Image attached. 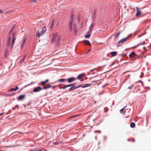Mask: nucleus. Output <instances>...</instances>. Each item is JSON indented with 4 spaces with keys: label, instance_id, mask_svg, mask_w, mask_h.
<instances>
[{
    "label": "nucleus",
    "instance_id": "1",
    "mask_svg": "<svg viewBox=\"0 0 151 151\" xmlns=\"http://www.w3.org/2000/svg\"><path fill=\"white\" fill-rule=\"evenodd\" d=\"M91 83H90V84H86L83 85H80L76 86H73L71 87L69 89V90L71 91L72 90H75V89L78 88L80 87H82V88H86L90 86L91 85Z\"/></svg>",
    "mask_w": 151,
    "mask_h": 151
},
{
    "label": "nucleus",
    "instance_id": "2",
    "mask_svg": "<svg viewBox=\"0 0 151 151\" xmlns=\"http://www.w3.org/2000/svg\"><path fill=\"white\" fill-rule=\"evenodd\" d=\"M16 26V25H14L12 28V29H11L10 31L9 32V37L8 39L7 40V45L8 46H9L10 45V43L11 42V35H10V34L12 32L13 30H14V29L15 28Z\"/></svg>",
    "mask_w": 151,
    "mask_h": 151
},
{
    "label": "nucleus",
    "instance_id": "3",
    "mask_svg": "<svg viewBox=\"0 0 151 151\" xmlns=\"http://www.w3.org/2000/svg\"><path fill=\"white\" fill-rule=\"evenodd\" d=\"M74 18V16L73 15H71L70 19V21L69 23V27L70 31H72L73 30L72 24H73Z\"/></svg>",
    "mask_w": 151,
    "mask_h": 151
},
{
    "label": "nucleus",
    "instance_id": "4",
    "mask_svg": "<svg viewBox=\"0 0 151 151\" xmlns=\"http://www.w3.org/2000/svg\"><path fill=\"white\" fill-rule=\"evenodd\" d=\"M58 34V33H55L53 34L51 40V42H53L55 41L56 39L57 38Z\"/></svg>",
    "mask_w": 151,
    "mask_h": 151
},
{
    "label": "nucleus",
    "instance_id": "5",
    "mask_svg": "<svg viewBox=\"0 0 151 151\" xmlns=\"http://www.w3.org/2000/svg\"><path fill=\"white\" fill-rule=\"evenodd\" d=\"M15 32H14L12 34V40L11 43V46L12 49L14 46V44L15 40V38L14 37Z\"/></svg>",
    "mask_w": 151,
    "mask_h": 151
},
{
    "label": "nucleus",
    "instance_id": "6",
    "mask_svg": "<svg viewBox=\"0 0 151 151\" xmlns=\"http://www.w3.org/2000/svg\"><path fill=\"white\" fill-rule=\"evenodd\" d=\"M136 9L137 13L136 14V16L137 17H138L141 14V11L138 7H136Z\"/></svg>",
    "mask_w": 151,
    "mask_h": 151
},
{
    "label": "nucleus",
    "instance_id": "7",
    "mask_svg": "<svg viewBox=\"0 0 151 151\" xmlns=\"http://www.w3.org/2000/svg\"><path fill=\"white\" fill-rule=\"evenodd\" d=\"M42 90V88L40 87H38L34 88L33 90L34 92H37L40 91Z\"/></svg>",
    "mask_w": 151,
    "mask_h": 151
},
{
    "label": "nucleus",
    "instance_id": "8",
    "mask_svg": "<svg viewBox=\"0 0 151 151\" xmlns=\"http://www.w3.org/2000/svg\"><path fill=\"white\" fill-rule=\"evenodd\" d=\"M75 78L73 77H71L68 78L67 79V81L68 83H70L73 81H75Z\"/></svg>",
    "mask_w": 151,
    "mask_h": 151
},
{
    "label": "nucleus",
    "instance_id": "9",
    "mask_svg": "<svg viewBox=\"0 0 151 151\" xmlns=\"http://www.w3.org/2000/svg\"><path fill=\"white\" fill-rule=\"evenodd\" d=\"M25 95H21L17 98V100H21L24 99L25 98Z\"/></svg>",
    "mask_w": 151,
    "mask_h": 151
},
{
    "label": "nucleus",
    "instance_id": "10",
    "mask_svg": "<svg viewBox=\"0 0 151 151\" xmlns=\"http://www.w3.org/2000/svg\"><path fill=\"white\" fill-rule=\"evenodd\" d=\"M127 40V37L123 39L118 42L119 43H122L126 42Z\"/></svg>",
    "mask_w": 151,
    "mask_h": 151
},
{
    "label": "nucleus",
    "instance_id": "11",
    "mask_svg": "<svg viewBox=\"0 0 151 151\" xmlns=\"http://www.w3.org/2000/svg\"><path fill=\"white\" fill-rule=\"evenodd\" d=\"M73 30L75 33L77 32V29L76 24H73Z\"/></svg>",
    "mask_w": 151,
    "mask_h": 151
},
{
    "label": "nucleus",
    "instance_id": "12",
    "mask_svg": "<svg viewBox=\"0 0 151 151\" xmlns=\"http://www.w3.org/2000/svg\"><path fill=\"white\" fill-rule=\"evenodd\" d=\"M52 87L51 86H50V85L48 84H47L46 86H43V89H46L47 88H49L51 87Z\"/></svg>",
    "mask_w": 151,
    "mask_h": 151
},
{
    "label": "nucleus",
    "instance_id": "13",
    "mask_svg": "<svg viewBox=\"0 0 151 151\" xmlns=\"http://www.w3.org/2000/svg\"><path fill=\"white\" fill-rule=\"evenodd\" d=\"M136 55V54L134 52H132L129 55V57L131 58H134Z\"/></svg>",
    "mask_w": 151,
    "mask_h": 151
},
{
    "label": "nucleus",
    "instance_id": "14",
    "mask_svg": "<svg viewBox=\"0 0 151 151\" xmlns=\"http://www.w3.org/2000/svg\"><path fill=\"white\" fill-rule=\"evenodd\" d=\"M44 34L43 33V32L41 31L40 33L39 31L37 32L36 33V36L38 37H40L41 36L43 35Z\"/></svg>",
    "mask_w": 151,
    "mask_h": 151
},
{
    "label": "nucleus",
    "instance_id": "15",
    "mask_svg": "<svg viewBox=\"0 0 151 151\" xmlns=\"http://www.w3.org/2000/svg\"><path fill=\"white\" fill-rule=\"evenodd\" d=\"M94 25V24L93 23H92L90 26L89 31V32H91L92 30L93 29Z\"/></svg>",
    "mask_w": 151,
    "mask_h": 151
},
{
    "label": "nucleus",
    "instance_id": "16",
    "mask_svg": "<svg viewBox=\"0 0 151 151\" xmlns=\"http://www.w3.org/2000/svg\"><path fill=\"white\" fill-rule=\"evenodd\" d=\"M83 42L85 44H87L89 45H91V44H90V42L87 40H84L83 41Z\"/></svg>",
    "mask_w": 151,
    "mask_h": 151
},
{
    "label": "nucleus",
    "instance_id": "17",
    "mask_svg": "<svg viewBox=\"0 0 151 151\" xmlns=\"http://www.w3.org/2000/svg\"><path fill=\"white\" fill-rule=\"evenodd\" d=\"M19 88L18 86H16L15 88H12L10 89V91H15L18 89Z\"/></svg>",
    "mask_w": 151,
    "mask_h": 151
},
{
    "label": "nucleus",
    "instance_id": "18",
    "mask_svg": "<svg viewBox=\"0 0 151 151\" xmlns=\"http://www.w3.org/2000/svg\"><path fill=\"white\" fill-rule=\"evenodd\" d=\"M84 75V74H81L79 75L77 77L78 79H80L81 78H82Z\"/></svg>",
    "mask_w": 151,
    "mask_h": 151
},
{
    "label": "nucleus",
    "instance_id": "19",
    "mask_svg": "<svg viewBox=\"0 0 151 151\" xmlns=\"http://www.w3.org/2000/svg\"><path fill=\"white\" fill-rule=\"evenodd\" d=\"M90 33L91 32H89V33H88V34L86 35L85 36V37L86 38H89L91 36Z\"/></svg>",
    "mask_w": 151,
    "mask_h": 151
},
{
    "label": "nucleus",
    "instance_id": "20",
    "mask_svg": "<svg viewBox=\"0 0 151 151\" xmlns=\"http://www.w3.org/2000/svg\"><path fill=\"white\" fill-rule=\"evenodd\" d=\"M65 81V79L64 78H61L58 80L57 82H64Z\"/></svg>",
    "mask_w": 151,
    "mask_h": 151
},
{
    "label": "nucleus",
    "instance_id": "21",
    "mask_svg": "<svg viewBox=\"0 0 151 151\" xmlns=\"http://www.w3.org/2000/svg\"><path fill=\"white\" fill-rule=\"evenodd\" d=\"M26 38H25L24 40H23V41L22 42L21 44V46L22 47H23V46L24 45L26 41Z\"/></svg>",
    "mask_w": 151,
    "mask_h": 151
},
{
    "label": "nucleus",
    "instance_id": "22",
    "mask_svg": "<svg viewBox=\"0 0 151 151\" xmlns=\"http://www.w3.org/2000/svg\"><path fill=\"white\" fill-rule=\"evenodd\" d=\"M130 127L132 128H134L135 126V124L134 122H132L130 124Z\"/></svg>",
    "mask_w": 151,
    "mask_h": 151
},
{
    "label": "nucleus",
    "instance_id": "23",
    "mask_svg": "<svg viewBox=\"0 0 151 151\" xmlns=\"http://www.w3.org/2000/svg\"><path fill=\"white\" fill-rule=\"evenodd\" d=\"M111 54L112 56H115L117 54L116 52H112L111 53Z\"/></svg>",
    "mask_w": 151,
    "mask_h": 151
},
{
    "label": "nucleus",
    "instance_id": "24",
    "mask_svg": "<svg viewBox=\"0 0 151 151\" xmlns=\"http://www.w3.org/2000/svg\"><path fill=\"white\" fill-rule=\"evenodd\" d=\"M8 52V50H6L5 51V53L4 55V57L5 58H6L7 57V55Z\"/></svg>",
    "mask_w": 151,
    "mask_h": 151
},
{
    "label": "nucleus",
    "instance_id": "25",
    "mask_svg": "<svg viewBox=\"0 0 151 151\" xmlns=\"http://www.w3.org/2000/svg\"><path fill=\"white\" fill-rule=\"evenodd\" d=\"M144 42H143L141 43H139V45H138L137 46H136L135 47H134V48H135L136 47H137L138 46H139V45H144Z\"/></svg>",
    "mask_w": 151,
    "mask_h": 151
},
{
    "label": "nucleus",
    "instance_id": "26",
    "mask_svg": "<svg viewBox=\"0 0 151 151\" xmlns=\"http://www.w3.org/2000/svg\"><path fill=\"white\" fill-rule=\"evenodd\" d=\"M46 83H45V81H42V82L41 83V84L42 85V86H45V84Z\"/></svg>",
    "mask_w": 151,
    "mask_h": 151
},
{
    "label": "nucleus",
    "instance_id": "27",
    "mask_svg": "<svg viewBox=\"0 0 151 151\" xmlns=\"http://www.w3.org/2000/svg\"><path fill=\"white\" fill-rule=\"evenodd\" d=\"M68 87V86L67 85H64L61 88L62 89H64L65 88H66Z\"/></svg>",
    "mask_w": 151,
    "mask_h": 151
},
{
    "label": "nucleus",
    "instance_id": "28",
    "mask_svg": "<svg viewBox=\"0 0 151 151\" xmlns=\"http://www.w3.org/2000/svg\"><path fill=\"white\" fill-rule=\"evenodd\" d=\"M42 30H43V31H44L45 32L46 30V27H43L42 28Z\"/></svg>",
    "mask_w": 151,
    "mask_h": 151
},
{
    "label": "nucleus",
    "instance_id": "29",
    "mask_svg": "<svg viewBox=\"0 0 151 151\" xmlns=\"http://www.w3.org/2000/svg\"><path fill=\"white\" fill-rule=\"evenodd\" d=\"M60 37L58 36V37H57V41L58 42H59V41H60Z\"/></svg>",
    "mask_w": 151,
    "mask_h": 151
},
{
    "label": "nucleus",
    "instance_id": "30",
    "mask_svg": "<svg viewBox=\"0 0 151 151\" xmlns=\"http://www.w3.org/2000/svg\"><path fill=\"white\" fill-rule=\"evenodd\" d=\"M75 84V83H74L73 84H70V85H67L68 87H70V86H73Z\"/></svg>",
    "mask_w": 151,
    "mask_h": 151
},
{
    "label": "nucleus",
    "instance_id": "31",
    "mask_svg": "<svg viewBox=\"0 0 151 151\" xmlns=\"http://www.w3.org/2000/svg\"><path fill=\"white\" fill-rule=\"evenodd\" d=\"M120 33V32H119L117 35H116L115 36V37L117 38L119 36Z\"/></svg>",
    "mask_w": 151,
    "mask_h": 151
},
{
    "label": "nucleus",
    "instance_id": "32",
    "mask_svg": "<svg viewBox=\"0 0 151 151\" xmlns=\"http://www.w3.org/2000/svg\"><path fill=\"white\" fill-rule=\"evenodd\" d=\"M54 24V20H52V24L51 25V28H52Z\"/></svg>",
    "mask_w": 151,
    "mask_h": 151
},
{
    "label": "nucleus",
    "instance_id": "33",
    "mask_svg": "<svg viewBox=\"0 0 151 151\" xmlns=\"http://www.w3.org/2000/svg\"><path fill=\"white\" fill-rule=\"evenodd\" d=\"M133 86H134V85H131V86H130L128 87V88L130 89H131L133 88Z\"/></svg>",
    "mask_w": 151,
    "mask_h": 151
},
{
    "label": "nucleus",
    "instance_id": "34",
    "mask_svg": "<svg viewBox=\"0 0 151 151\" xmlns=\"http://www.w3.org/2000/svg\"><path fill=\"white\" fill-rule=\"evenodd\" d=\"M94 133L98 132L99 133H100L101 132V131L100 130L95 131H94Z\"/></svg>",
    "mask_w": 151,
    "mask_h": 151
},
{
    "label": "nucleus",
    "instance_id": "35",
    "mask_svg": "<svg viewBox=\"0 0 151 151\" xmlns=\"http://www.w3.org/2000/svg\"><path fill=\"white\" fill-rule=\"evenodd\" d=\"M33 151H40V150H38L36 148L33 150Z\"/></svg>",
    "mask_w": 151,
    "mask_h": 151
},
{
    "label": "nucleus",
    "instance_id": "36",
    "mask_svg": "<svg viewBox=\"0 0 151 151\" xmlns=\"http://www.w3.org/2000/svg\"><path fill=\"white\" fill-rule=\"evenodd\" d=\"M125 107H124V108H123L122 109H121L120 110V112H121L122 111H123L124 110V109L125 108Z\"/></svg>",
    "mask_w": 151,
    "mask_h": 151
},
{
    "label": "nucleus",
    "instance_id": "37",
    "mask_svg": "<svg viewBox=\"0 0 151 151\" xmlns=\"http://www.w3.org/2000/svg\"><path fill=\"white\" fill-rule=\"evenodd\" d=\"M15 145H13V146H6V147H15Z\"/></svg>",
    "mask_w": 151,
    "mask_h": 151
},
{
    "label": "nucleus",
    "instance_id": "38",
    "mask_svg": "<svg viewBox=\"0 0 151 151\" xmlns=\"http://www.w3.org/2000/svg\"><path fill=\"white\" fill-rule=\"evenodd\" d=\"M53 144L54 145H58V142H55L54 143H53Z\"/></svg>",
    "mask_w": 151,
    "mask_h": 151
},
{
    "label": "nucleus",
    "instance_id": "39",
    "mask_svg": "<svg viewBox=\"0 0 151 151\" xmlns=\"http://www.w3.org/2000/svg\"><path fill=\"white\" fill-rule=\"evenodd\" d=\"M49 79H47L45 81V83H46L49 81Z\"/></svg>",
    "mask_w": 151,
    "mask_h": 151
},
{
    "label": "nucleus",
    "instance_id": "40",
    "mask_svg": "<svg viewBox=\"0 0 151 151\" xmlns=\"http://www.w3.org/2000/svg\"><path fill=\"white\" fill-rule=\"evenodd\" d=\"M25 57H26V56H24V57H23V59H22V61H24V59H25Z\"/></svg>",
    "mask_w": 151,
    "mask_h": 151
},
{
    "label": "nucleus",
    "instance_id": "41",
    "mask_svg": "<svg viewBox=\"0 0 151 151\" xmlns=\"http://www.w3.org/2000/svg\"><path fill=\"white\" fill-rule=\"evenodd\" d=\"M96 68H94L93 70H91L90 71V72H92V71H93L96 69Z\"/></svg>",
    "mask_w": 151,
    "mask_h": 151
},
{
    "label": "nucleus",
    "instance_id": "42",
    "mask_svg": "<svg viewBox=\"0 0 151 151\" xmlns=\"http://www.w3.org/2000/svg\"><path fill=\"white\" fill-rule=\"evenodd\" d=\"M143 48L144 50H145V51H146V47H143Z\"/></svg>",
    "mask_w": 151,
    "mask_h": 151
},
{
    "label": "nucleus",
    "instance_id": "43",
    "mask_svg": "<svg viewBox=\"0 0 151 151\" xmlns=\"http://www.w3.org/2000/svg\"><path fill=\"white\" fill-rule=\"evenodd\" d=\"M3 12L1 9H0V13H3Z\"/></svg>",
    "mask_w": 151,
    "mask_h": 151
},
{
    "label": "nucleus",
    "instance_id": "44",
    "mask_svg": "<svg viewBox=\"0 0 151 151\" xmlns=\"http://www.w3.org/2000/svg\"><path fill=\"white\" fill-rule=\"evenodd\" d=\"M91 51V50H89L87 52V53H88L89 52H90Z\"/></svg>",
    "mask_w": 151,
    "mask_h": 151
},
{
    "label": "nucleus",
    "instance_id": "45",
    "mask_svg": "<svg viewBox=\"0 0 151 151\" xmlns=\"http://www.w3.org/2000/svg\"><path fill=\"white\" fill-rule=\"evenodd\" d=\"M57 86H52V88L53 89H54L55 87H56Z\"/></svg>",
    "mask_w": 151,
    "mask_h": 151
},
{
    "label": "nucleus",
    "instance_id": "46",
    "mask_svg": "<svg viewBox=\"0 0 151 151\" xmlns=\"http://www.w3.org/2000/svg\"><path fill=\"white\" fill-rule=\"evenodd\" d=\"M18 105H16V106H15V107L16 108L17 107H18Z\"/></svg>",
    "mask_w": 151,
    "mask_h": 151
},
{
    "label": "nucleus",
    "instance_id": "47",
    "mask_svg": "<svg viewBox=\"0 0 151 151\" xmlns=\"http://www.w3.org/2000/svg\"><path fill=\"white\" fill-rule=\"evenodd\" d=\"M42 31L43 32V34H44V33H45V32H44V31H43V30H42Z\"/></svg>",
    "mask_w": 151,
    "mask_h": 151
},
{
    "label": "nucleus",
    "instance_id": "48",
    "mask_svg": "<svg viewBox=\"0 0 151 151\" xmlns=\"http://www.w3.org/2000/svg\"><path fill=\"white\" fill-rule=\"evenodd\" d=\"M15 108L14 107V108H13L12 109L13 110H14V109Z\"/></svg>",
    "mask_w": 151,
    "mask_h": 151
},
{
    "label": "nucleus",
    "instance_id": "49",
    "mask_svg": "<svg viewBox=\"0 0 151 151\" xmlns=\"http://www.w3.org/2000/svg\"><path fill=\"white\" fill-rule=\"evenodd\" d=\"M77 116V115H74V116H72V117H75V116Z\"/></svg>",
    "mask_w": 151,
    "mask_h": 151
},
{
    "label": "nucleus",
    "instance_id": "50",
    "mask_svg": "<svg viewBox=\"0 0 151 151\" xmlns=\"http://www.w3.org/2000/svg\"><path fill=\"white\" fill-rule=\"evenodd\" d=\"M146 33V32H145L144 33H143V34H142V35H144V34H145Z\"/></svg>",
    "mask_w": 151,
    "mask_h": 151
},
{
    "label": "nucleus",
    "instance_id": "51",
    "mask_svg": "<svg viewBox=\"0 0 151 151\" xmlns=\"http://www.w3.org/2000/svg\"><path fill=\"white\" fill-rule=\"evenodd\" d=\"M139 82H141V83H142V81H139Z\"/></svg>",
    "mask_w": 151,
    "mask_h": 151
},
{
    "label": "nucleus",
    "instance_id": "52",
    "mask_svg": "<svg viewBox=\"0 0 151 151\" xmlns=\"http://www.w3.org/2000/svg\"><path fill=\"white\" fill-rule=\"evenodd\" d=\"M3 114H0V115H1Z\"/></svg>",
    "mask_w": 151,
    "mask_h": 151
},
{
    "label": "nucleus",
    "instance_id": "53",
    "mask_svg": "<svg viewBox=\"0 0 151 151\" xmlns=\"http://www.w3.org/2000/svg\"><path fill=\"white\" fill-rule=\"evenodd\" d=\"M61 88H62V87H59V88H60V89H62Z\"/></svg>",
    "mask_w": 151,
    "mask_h": 151
},
{
    "label": "nucleus",
    "instance_id": "54",
    "mask_svg": "<svg viewBox=\"0 0 151 151\" xmlns=\"http://www.w3.org/2000/svg\"><path fill=\"white\" fill-rule=\"evenodd\" d=\"M96 82V81H94V82Z\"/></svg>",
    "mask_w": 151,
    "mask_h": 151
},
{
    "label": "nucleus",
    "instance_id": "55",
    "mask_svg": "<svg viewBox=\"0 0 151 151\" xmlns=\"http://www.w3.org/2000/svg\"><path fill=\"white\" fill-rule=\"evenodd\" d=\"M39 145H40V143H39Z\"/></svg>",
    "mask_w": 151,
    "mask_h": 151
}]
</instances>
